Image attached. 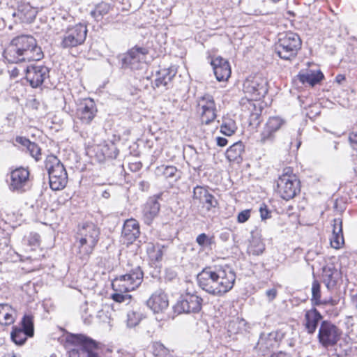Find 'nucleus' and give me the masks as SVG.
Masks as SVG:
<instances>
[{
    "label": "nucleus",
    "instance_id": "ddd939ff",
    "mask_svg": "<svg viewBox=\"0 0 357 357\" xmlns=\"http://www.w3.org/2000/svg\"><path fill=\"white\" fill-rule=\"evenodd\" d=\"M68 341L73 344L72 348L68 349V357H84L86 349L93 345L91 339L81 334L71 335Z\"/></svg>",
    "mask_w": 357,
    "mask_h": 357
},
{
    "label": "nucleus",
    "instance_id": "7ed1b4c3",
    "mask_svg": "<svg viewBox=\"0 0 357 357\" xmlns=\"http://www.w3.org/2000/svg\"><path fill=\"white\" fill-rule=\"evenodd\" d=\"M100 236L99 228L93 222H85L78 227L75 239L79 257L87 260L93 252Z\"/></svg>",
    "mask_w": 357,
    "mask_h": 357
},
{
    "label": "nucleus",
    "instance_id": "6e6d98bb",
    "mask_svg": "<svg viewBox=\"0 0 357 357\" xmlns=\"http://www.w3.org/2000/svg\"><path fill=\"white\" fill-rule=\"evenodd\" d=\"M249 6H250V8H248L245 10L246 13H249V14H252V13H257V9H256L255 8V0H251L249 1Z\"/></svg>",
    "mask_w": 357,
    "mask_h": 357
},
{
    "label": "nucleus",
    "instance_id": "680f3d73",
    "mask_svg": "<svg viewBox=\"0 0 357 357\" xmlns=\"http://www.w3.org/2000/svg\"><path fill=\"white\" fill-rule=\"evenodd\" d=\"M136 165V169H139L140 168L139 165Z\"/></svg>",
    "mask_w": 357,
    "mask_h": 357
},
{
    "label": "nucleus",
    "instance_id": "a18cd8bd",
    "mask_svg": "<svg viewBox=\"0 0 357 357\" xmlns=\"http://www.w3.org/2000/svg\"><path fill=\"white\" fill-rule=\"evenodd\" d=\"M112 298L117 303H129L131 300V295L127 293H121L120 291H116L112 295Z\"/></svg>",
    "mask_w": 357,
    "mask_h": 357
},
{
    "label": "nucleus",
    "instance_id": "f704fd0d",
    "mask_svg": "<svg viewBox=\"0 0 357 357\" xmlns=\"http://www.w3.org/2000/svg\"><path fill=\"white\" fill-rule=\"evenodd\" d=\"M144 318L139 308H132L127 313L126 324L129 328L137 326Z\"/></svg>",
    "mask_w": 357,
    "mask_h": 357
},
{
    "label": "nucleus",
    "instance_id": "37998d69",
    "mask_svg": "<svg viewBox=\"0 0 357 357\" xmlns=\"http://www.w3.org/2000/svg\"><path fill=\"white\" fill-rule=\"evenodd\" d=\"M285 123L286 121L284 119L279 116H272L268 119L265 125L275 133Z\"/></svg>",
    "mask_w": 357,
    "mask_h": 357
},
{
    "label": "nucleus",
    "instance_id": "8fccbe9b",
    "mask_svg": "<svg viewBox=\"0 0 357 357\" xmlns=\"http://www.w3.org/2000/svg\"><path fill=\"white\" fill-rule=\"evenodd\" d=\"M250 216V210H244L240 212L238 215L237 220L240 223L245 222Z\"/></svg>",
    "mask_w": 357,
    "mask_h": 357
},
{
    "label": "nucleus",
    "instance_id": "6ab92c4d",
    "mask_svg": "<svg viewBox=\"0 0 357 357\" xmlns=\"http://www.w3.org/2000/svg\"><path fill=\"white\" fill-rule=\"evenodd\" d=\"M146 305L154 313L162 312L169 306L167 295L162 289L156 290L147 300Z\"/></svg>",
    "mask_w": 357,
    "mask_h": 357
},
{
    "label": "nucleus",
    "instance_id": "4d7b16f0",
    "mask_svg": "<svg viewBox=\"0 0 357 357\" xmlns=\"http://www.w3.org/2000/svg\"><path fill=\"white\" fill-rule=\"evenodd\" d=\"M216 142H217L218 146H219L220 147H224V146H225L227 144L228 141L225 137H216Z\"/></svg>",
    "mask_w": 357,
    "mask_h": 357
},
{
    "label": "nucleus",
    "instance_id": "5701e85b",
    "mask_svg": "<svg viewBox=\"0 0 357 357\" xmlns=\"http://www.w3.org/2000/svg\"><path fill=\"white\" fill-rule=\"evenodd\" d=\"M322 278L326 288L331 291L341 278V273L333 265L326 266L323 268Z\"/></svg>",
    "mask_w": 357,
    "mask_h": 357
},
{
    "label": "nucleus",
    "instance_id": "412c9836",
    "mask_svg": "<svg viewBox=\"0 0 357 357\" xmlns=\"http://www.w3.org/2000/svg\"><path fill=\"white\" fill-rule=\"evenodd\" d=\"M139 225L135 219H128L124 222L121 238L125 243H133L139 236Z\"/></svg>",
    "mask_w": 357,
    "mask_h": 357
},
{
    "label": "nucleus",
    "instance_id": "72a5a7b5",
    "mask_svg": "<svg viewBox=\"0 0 357 357\" xmlns=\"http://www.w3.org/2000/svg\"><path fill=\"white\" fill-rule=\"evenodd\" d=\"M15 310L8 304H0V324L9 325L15 321Z\"/></svg>",
    "mask_w": 357,
    "mask_h": 357
},
{
    "label": "nucleus",
    "instance_id": "20e7f679",
    "mask_svg": "<svg viewBox=\"0 0 357 357\" xmlns=\"http://www.w3.org/2000/svg\"><path fill=\"white\" fill-rule=\"evenodd\" d=\"M45 167L49 174L50 186L53 190L64 188L68 183V175L63 165L54 155H49L45 161Z\"/></svg>",
    "mask_w": 357,
    "mask_h": 357
},
{
    "label": "nucleus",
    "instance_id": "09e8293b",
    "mask_svg": "<svg viewBox=\"0 0 357 357\" xmlns=\"http://www.w3.org/2000/svg\"><path fill=\"white\" fill-rule=\"evenodd\" d=\"M93 345L86 349L84 357H100L99 354L96 352L97 345L92 340Z\"/></svg>",
    "mask_w": 357,
    "mask_h": 357
},
{
    "label": "nucleus",
    "instance_id": "393cba45",
    "mask_svg": "<svg viewBox=\"0 0 357 357\" xmlns=\"http://www.w3.org/2000/svg\"><path fill=\"white\" fill-rule=\"evenodd\" d=\"M36 8L32 7L29 3H22L18 6L17 12H13V17H18L22 22L31 23L37 15Z\"/></svg>",
    "mask_w": 357,
    "mask_h": 357
},
{
    "label": "nucleus",
    "instance_id": "2eb2a0df",
    "mask_svg": "<svg viewBox=\"0 0 357 357\" xmlns=\"http://www.w3.org/2000/svg\"><path fill=\"white\" fill-rule=\"evenodd\" d=\"M26 79L33 88L40 86L49 77V68L43 65L31 64L25 70Z\"/></svg>",
    "mask_w": 357,
    "mask_h": 357
},
{
    "label": "nucleus",
    "instance_id": "4468645a",
    "mask_svg": "<svg viewBox=\"0 0 357 357\" xmlns=\"http://www.w3.org/2000/svg\"><path fill=\"white\" fill-rule=\"evenodd\" d=\"M148 50L144 47H135L130 49L123 59V65L132 70L142 68V63L145 61Z\"/></svg>",
    "mask_w": 357,
    "mask_h": 357
},
{
    "label": "nucleus",
    "instance_id": "6e6552de",
    "mask_svg": "<svg viewBox=\"0 0 357 357\" xmlns=\"http://www.w3.org/2000/svg\"><path fill=\"white\" fill-rule=\"evenodd\" d=\"M289 169L278 180V192L283 199L289 200L300 192V181L295 175L289 174Z\"/></svg>",
    "mask_w": 357,
    "mask_h": 357
},
{
    "label": "nucleus",
    "instance_id": "a211bd4d",
    "mask_svg": "<svg viewBox=\"0 0 357 357\" xmlns=\"http://www.w3.org/2000/svg\"><path fill=\"white\" fill-rule=\"evenodd\" d=\"M29 177V172L23 167L17 168L11 172L10 183L9 188L10 190L17 192L25 191Z\"/></svg>",
    "mask_w": 357,
    "mask_h": 357
},
{
    "label": "nucleus",
    "instance_id": "aec40b11",
    "mask_svg": "<svg viewBox=\"0 0 357 357\" xmlns=\"http://www.w3.org/2000/svg\"><path fill=\"white\" fill-rule=\"evenodd\" d=\"M249 328L248 322L238 317H231L226 325L227 335L233 340H236L238 335L246 333Z\"/></svg>",
    "mask_w": 357,
    "mask_h": 357
},
{
    "label": "nucleus",
    "instance_id": "f257e3e1",
    "mask_svg": "<svg viewBox=\"0 0 357 357\" xmlns=\"http://www.w3.org/2000/svg\"><path fill=\"white\" fill-rule=\"evenodd\" d=\"M197 278L204 291L215 296H222L233 288L236 275L228 267L208 266L199 273Z\"/></svg>",
    "mask_w": 357,
    "mask_h": 357
},
{
    "label": "nucleus",
    "instance_id": "a878e982",
    "mask_svg": "<svg viewBox=\"0 0 357 357\" xmlns=\"http://www.w3.org/2000/svg\"><path fill=\"white\" fill-rule=\"evenodd\" d=\"M323 317L321 313L316 309L312 308L307 310L304 317L305 328L309 334H313Z\"/></svg>",
    "mask_w": 357,
    "mask_h": 357
},
{
    "label": "nucleus",
    "instance_id": "9d476101",
    "mask_svg": "<svg viewBox=\"0 0 357 357\" xmlns=\"http://www.w3.org/2000/svg\"><path fill=\"white\" fill-rule=\"evenodd\" d=\"M202 298L197 294L186 293L178 300L174 306V311L177 314L198 312L202 309Z\"/></svg>",
    "mask_w": 357,
    "mask_h": 357
},
{
    "label": "nucleus",
    "instance_id": "603ef678",
    "mask_svg": "<svg viewBox=\"0 0 357 357\" xmlns=\"http://www.w3.org/2000/svg\"><path fill=\"white\" fill-rule=\"evenodd\" d=\"M152 248L155 250V253L151 255V257L153 259H155V261H159L162 260L163 252L162 248H160L158 245L155 247L154 245H152Z\"/></svg>",
    "mask_w": 357,
    "mask_h": 357
},
{
    "label": "nucleus",
    "instance_id": "e2e57ef3",
    "mask_svg": "<svg viewBox=\"0 0 357 357\" xmlns=\"http://www.w3.org/2000/svg\"><path fill=\"white\" fill-rule=\"evenodd\" d=\"M335 149H337V144H335Z\"/></svg>",
    "mask_w": 357,
    "mask_h": 357
},
{
    "label": "nucleus",
    "instance_id": "c9c22d12",
    "mask_svg": "<svg viewBox=\"0 0 357 357\" xmlns=\"http://www.w3.org/2000/svg\"><path fill=\"white\" fill-rule=\"evenodd\" d=\"M100 151L106 158L114 159L119 154V150L113 142H107L102 144Z\"/></svg>",
    "mask_w": 357,
    "mask_h": 357
},
{
    "label": "nucleus",
    "instance_id": "c85d7f7f",
    "mask_svg": "<svg viewBox=\"0 0 357 357\" xmlns=\"http://www.w3.org/2000/svg\"><path fill=\"white\" fill-rule=\"evenodd\" d=\"M245 147L242 142L239 141L233 144L227 150L225 155L226 158L232 162H236L239 163L242 161V155L245 151Z\"/></svg>",
    "mask_w": 357,
    "mask_h": 357
},
{
    "label": "nucleus",
    "instance_id": "7c9ffc66",
    "mask_svg": "<svg viewBox=\"0 0 357 357\" xmlns=\"http://www.w3.org/2000/svg\"><path fill=\"white\" fill-rule=\"evenodd\" d=\"M298 79L303 84H309L310 86H314L318 84L324 77L320 70L316 72L308 71L303 73H299Z\"/></svg>",
    "mask_w": 357,
    "mask_h": 357
},
{
    "label": "nucleus",
    "instance_id": "39448f33",
    "mask_svg": "<svg viewBox=\"0 0 357 357\" xmlns=\"http://www.w3.org/2000/svg\"><path fill=\"white\" fill-rule=\"evenodd\" d=\"M301 47V40L295 33L288 32L280 35L275 44V52L282 59L294 58Z\"/></svg>",
    "mask_w": 357,
    "mask_h": 357
},
{
    "label": "nucleus",
    "instance_id": "13d9d810",
    "mask_svg": "<svg viewBox=\"0 0 357 357\" xmlns=\"http://www.w3.org/2000/svg\"><path fill=\"white\" fill-rule=\"evenodd\" d=\"M345 80V76L342 74H339L335 77V82L338 84H342Z\"/></svg>",
    "mask_w": 357,
    "mask_h": 357
},
{
    "label": "nucleus",
    "instance_id": "f3484780",
    "mask_svg": "<svg viewBox=\"0 0 357 357\" xmlns=\"http://www.w3.org/2000/svg\"><path fill=\"white\" fill-rule=\"evenodd\" d=\"M97 113V108L93 100L86 98L78 105L76 116L82 123L89 124Z\"/></svg>",
    "mask_w": 357,
    "mask_h": 357
},
{
    "label": "nucleus",
    "instance_id": "4c0bfd02",
    "mask_svg": "<svg viewBox=\"0 0 357 357\" xmlns=\"http://www.w3.org/2000/svg\"><path fill=\"white\" fill-rule=\"evenodd\" d=\"M177 169L174 166H164L158 167L156 172L158 175H162L165 178H172L176 180L179 176H177Z\"/></svg>",
    "mask_w": 357,
    "mask_h": 357
},
{
    "label": "nucleus",
    "instance_id": "864d4df0",
    "mask_svg": "<svg viewBox=\"0 0 357 357\" xmlns=\"http://www.w3.org/2000/svg\"><path fill=\"white\" fill-rule=\"evenodd\" d=\"M278 295V291L275 288H272L266 291V296L269 302L273 301Z\"/></svg>",
    "mask_w": 357,
    "mask_h": 357
},
{
    "label": "nucleus",
    "instance_id": "f03ea898",
    "mask_svg": "<svg viewBox=\"0 0 357 357\" xmlns=\"http://www.w3.org/2000/svg\"><path fill=\"white\" fill-rule=\"evenodd\" d=\"M3 56L9 63H17L39 61L44 54L32 36L22 34L11 40L3 52Z\"/></svg>",
    "mask_w": 357,
    "mask_h": 357
},
{
    "label": "nucleus",
    "instance_id": "423d86ee",
    "mask_svg": "<svg viewBox=\"0 0 357 357\" xmlns=\"http://www.w3.org/2000/svg\"><path fill=\"white\" fill-rule=\"evenodd\" d=\"M143 275L141 268L137 266L126 274L116 278L112 282V289L121 293L133 291L141 284Z\"/></svg>",
    "mask_w": 357,
    "mask_h": 357
},
{
    "label": "nucleus",
    "instance_id": "5fc2aeb1",
    "mask_svg": "<svg viewBox=\"0 0 357 357\" xmlns=\"http://www.w3.org/2000/svg\"><path fill=\"white\" fill-rule=\"evenodd\" d=\"M260 215L262 220H266L270 218V211L268 210L267 206L264 205L259 208Z\"/></svg>",
    "mask_w": 357,
    "mask_h": 357
},
{
    "label": "nucleus",
    "instance_id": "b1692460",
    "mask_svg": "<svg viewBox=\"0 0 357 357\" xmlns=\"http://www.w3.org/2000/svg\"><path fill=\"white\" fill-rule=\"evenodd\" d=\"M160 205L155 197H150L145 204L142 214L145 224L149 225L153 219L158 215Z\"/></svg>",
    "mask_w": 357,
    "mask_h": 357
},
{
    "label": "nucleus",
    "instance_id": "ea45409f",
    "mask_svg": "<svg viewBox=\"0 0 357 357\" xmlns=\"http://www.w3.org/2000/svg\"><path fill=\"white\" fill-rule=\"evenodd\" d=\"M265 250V245L263 242L257 238H252L248 248V252L250 255H259Z\"/></svg>",
    "mask_w": 357,
    "mask_h": 357
},
{
    "label": "nucleus",
    "instance_id": "cd10ccee",
    "mask_svg": "<svg viewBox=\"0 0 357 357\" xmlns=\"http://www.w3.org/2000/svg\"><path fill=\"white\" fill-rule=\"evenodd\" d=\"M332 237L331 244L335 249L340 248L344 244V237L342 233V222L340 218L334 219Z\"/></svg>",
    "mask_w": 357,
    "mask_h": 357
},
{
    "label": "nucleus",
    "instance_id": "1a4fd4ad",
    "mask_svg": "<svg viewBox=\"0 0 357 357\" xmlns=\"http://www.w3.org/2000/svg\"><path fill=\"white\" fill-rule=\"evenodd\" d=\"M86 26L82 24L68 27L63 36L61 47L66 49L82 45L86 39Z\"/></svg>",
    "mask_w": 357,
    "mask_h": 357
},
{
    "label": "nucleus",
    "instance_id": "dca6fc26",
    "mask_svg": "<svg viewBox=\"0 0 357 357\" xmlns=\"http://www.w3.org/2000/svg\"><path fill=\"white\" fill-rule=\"evenodd\" d=\"M192 202L195 204L199 203L206 206L207 211L218 206V202L215 197L209 192L208 190L203 186L197 185L193 190Z\"/></svg>",
    "mask_w": 357,
    "mask_h": 357
},
{
    "label": "nucleus",
    "instance_id": "e433bc0d",
    "mask_svg": "<svg viewBox=\"0 0 357 357\" xmlns=\"http://www.w3.org/2000/svg\"><path fill=\"white\" fill-rule=\"evenodd\" d=\"M237 129L236 123L234 120L225 117L220 126V132L227 136H231Z\"/></svg>",
    "mask_w": 357,
    "mask_h": 357
},
{
    "label": "nucleus",
    "instance_id": "de8ad7c7",
    "mask_svg": "<svg viewBox=\"0 0 357 357\" xmlns=\"http://www.w3.org/2000/svg\"><path fill=\"white\" fill-rule=\"evenodd\" d=\"M190 149L192 152L190 155V158L189 159L190 162L191 163L192 165L199 167L201 165V162L199 160L198 153L192 146H190Z\"/></svg>",
    "mask_w": 357,
    "mask_h": 357
},
{
    "label": "nucleus",
    "instance_id": "9b49d317",
    "mask_svg": "<svg viewBox=\"0 0 357 357\" xmlns=\"http://www.w3.org/2000/svg\"><path fill=\"white\" fill-rule=\"evenodd\" d=\"M243 86L245 91L250 94L251 98L255 100L261 99L268 92L267 79L261 75L248 78Z\"/></svg>",
    "mask_w": 357,
    "mask_h": 357
},
{
    "label": "nucleus",
    "instance_id": "79ce46f5",
    "mask_svg": "<svg viewBox=\"0 0 357 357\" xmlns=\"http://www.w3.org/2000/svg\"><path fill=\"white\" fill-rule=\"evenodd\" d=\"M275 138V133L264 125L263 130L259 134L258 141L264 144L273 142Z\"/></svg>",
    "mask_w": 357,
    "mask_h": 357
},
{
    "label": "nucleus",
    "instance_id": "f8f14e48",
    "mask_svg": "<svg viewBox=\"0 0 357 357\" xmlns=\"http://www.w3.org/2000/svg\"><path fill=\"white\" fill-rule=\"evenodd\" d=\"M198 107L201 108V120L203 123L209 124L217 116L216 105L213 97L210 94H204L197 98Z\"/></svg>",
    "mask_w": 357,
    "mask_h": 357
},
{
    "label": "nucleus",
    "instance_id": "473e14b6",
    "mask_svg": "<svg viewBox=\"0 0 357 357\" xmlns=\"http://www.w3.org/2000/svg\"><path fill=\"white\" fill-rule=\"evenodd\" d=\"M16 142L22 146L26 147L27 151L29 152L30 155L36 160L38 161L40 159V148L39 146L29 141V139L23 137H17L16 138Z\"/></svg>",
    "mask_w": 357,
    "mask_h": 357
},
{
    "label": "nucleus",
    "instance_id": "3c124183",
    "mask_svg": "<svg viewBox=\"0 0 357 357\" xmlns=\"http://www.w3.org/2000/svg\"><path fill=\"white\" fill-rule=\"evenodd\" d=\"M349 141L352 148L357 150V130H353L349 133Z\"/></svg>",
    "mask_w": 357,
    "mask_h": 357
},
{
    "label": "nucleus",
    "instance_id": "c03bdc74",
    "mask_svg": "<svg viewBox=\"0 0 357 357\" xmlns=\"http://www.w3.org/2000/svg\"><path fill=\"white\" fill-rule=\"evenodd\" d=\"M29 337L33 335V324L30 316H24L22 321V328Z\"/></svg>",
    "mask_w": 357,
    "mask_h": 357
},
{
    "label": "nucleus",
    "instance_id": "bb28decb",
    "mask_svg": "<svg viewBox=\"0 0 357 357\" xmlns=\"http://www.w3.org/2000/svg\"><path fill=\"white\" fill-rule=\"evenodd\" d=\"M311 302L313 305H331L334 306L337 304V301L333 298L321 299V286L317 280H314L312 284V298Z\"/></svg>",
    "mask_w": 357,
    "mask_h": 357
},
{
    "label": "nucleus",
    "instance_id": "c756f323",
    "mask_svg": "<svg viewBox=\"0 0 357 357\" xmlns=\"http://www.w3.org/2000/svg\"><path fill=\"white\" fill-rule=\"evenodd\" d=\"M277 344L275 334H261L259 339L257 347L263 352H266L274 349Z\"/></svg>",
    "mask_w": 357,
    "mask_h": 357
},
{
    "label": "nucleus",
    "instance_id": "0eeeda50",
    "mask_svg": "<svg viewBox=\"0 0 357 357\" xmlns=\"http://www.w3.org/2000/svg\"><path fill=\"white\" fill-rule=\"evenodd\" d=\"M342 331L330 321H323L318 331V340L322 347H333L340 340Z\"/></svg>",
    "mask_w": 357,
    "mask_h": 357
},
{
    "label": "nucleus",
    "instance_id": "4be33fe9",
    "mask_svg": "<svg viewBox=\"0 0 357 357\" xmlns=\"http://www.w3.org/2000/svg\"><path fill=\"white\" fill-rule=\"evenodd\" d=\"M211 66L218 81H227L230 77L231 67L227 60L216 57L211 61Z\"/></svg>",
    "mask_w": 357,
    "mask_h": 357
},
{
    "label": "nucleus",
    "instance_id": "bf43d9fd",
    "mask_svg": "<svg viewBox=\"0 0 357 357\" xmlns=\"http://www.w3.org/2000/svg\"><path fill=\"white\" fill-rule=\"evenodd\" d=\"M351 301L357 309V293L351 296Z\"/></svg>",
    "mask_w": 357,
    "mask_h": 357
},
{
    "label": "nucleus",
    "instance_id": "052dcab7",
    "mask_svg": "<svg viewBox=\"0 0 357 357\" xmlns=\"http://www.w3.org/2000/svg\"><path fill=\"white\" fill-rule=\"evenodd\" d=\"M271 357H288L287 355L284 353H278V354H274L271 356Z\"/></svg>",
    "mask_w": 357,
    "mask_h": 357
},
{
    "label": "nucleus",
    "instance_id": "58836bf2",
    "mask_svg": "<svg viewBox=\"0 0 357 357\" xmlns=\"http://www.w3.org/2000/svg\"><path fill=\"white\" fill-rule=\"evenodd\" d=\"M110 10L109 4L101 2L96 5L94 10L91 11V15L97 21L102 19L103 16L109 13Z\"/></svg>",
    "mask_w": 357,
    "mask_h": 357
},
{
    "label": "nucleus",
    "instance_id": "49530a36",
    "mask_svg": "<svg viewBox=\"0 0 357 357\" xmlns=\"http://www.w3.org/2000/svg\"><path fill=\"white\" fill-rule=\"evenodd\" d=\"M196 242L202 248L209 246L212 243V238L208 237L206 234L202 233L197 236Z\"/></svg>",
    "mask_w": 357,
    "mask_h": 357
},
{
    "label": "nucleus",
    "instance_id": "a19ab883",
    "mask_svg": "<svg viewBox=\"0 0 357 357\" xmlns=\"http://www.w3.org/2000/svg\"><path fill=\"white\" fill-rule=\"evenodd\" d=\"M29 335L22 331L21 328L15 327L10 334L12 340L17 345H22L26 341Z\"/></svg>",
    "mask_w": 357,
    "mask_h": 357
},
{
    "label": "nucleus",
    "instance_id": "2f4dec72",
    "mask_svg": "<svg viewBox=\"0 0 357 357\" xmlns=\"http://www.w3.org/2000/svg\"><path fill=\"white\" fill-rule=\"evenodd\" d=\"M176 74V70L174 67L161 70L158 73V77L155 80V85L157 87L160 86H166L172 81Z\"/></svg>",
    "mask_w": 357,
    "mask_h": 357
}]
</instances>
